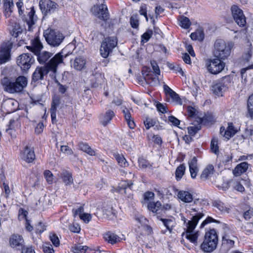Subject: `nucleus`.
Listing matches in <instances>:
<instances>
[{
    "instance_id": "nucleus-21",
    "label": "nucleus",
    "mask_w": 253,
    "mask_h": 253,
    "mask_svg": "<svg viewBox=\"0 0 253 253\" xmlns=\"http://www.w3.org/2000/svg\"><path fill=\"white\" fill-rule=\"evenodd\" d=\"M237 130L234 128L232 123H229L227 129L224 131V128L222 129V127L220 128V133L223 134L224 137L228 140L230 138L232 137L236 132Z\"/></svg>"
},
{
    "instance_id": "nucleus-31",
    "label": "nucleus",
    "mask_w": 253,
    "mask_h": 253,
    "mask_svg": "<svg viewBox=\"0 0 253 253\" xmlns=\"http://www.w3.org/2000/svg\"><path fill=\"white\" fill-rule=\"evenodd\" d=\"M114 156L120 167L126 168L128 166V163L122 154H114Z\"/></svg>"
},
{
    "instance_id": "nucleus-61",
    "label": "nucleus",
    "mask_w": 253,
    "mask_h": 253,
    "mask_svg": "<svg viewBox=\"0 0 253 253\" xmlns=\"http://www.w3.org/2000/svg\"><path fill=\"white\" fill-rule=\"evenodd\" d=\"M168 120L169 122L175 126H177L180 123V121L172 116L169 117Z\"/></svg>"
},
{
    "instance_id": "nucleus-33",
    "label": "nucleus",
    "mask_w": 253,
    "mask_h": 253,
    "mask_svg": "<svg viewBox=\"0 0 253 253\" xmlns=\"http://www.w3.org/2000/svg\"><path fill=\"white\" fill-rule=\"evenodd\" d=\"M79 148L80 150L85 152L90 156H95V151L86 143H80L79 144Z\"/></svg>"
},
{
    "instance_id": "nucleus-49",
    "label": "nucleus",
    "mask_w": 253,
    "mask_h": 253,
    "mask_svg": "<svg viewBox=\"0 0 253 253\" xmlns=\"http://www.w3.org/2000/svg\"><path fill=\"white\" fill-rule=\"evenodd\" d=\"M49 238L53 245L55 247H58L60 245V241L57 236L55 234H51L49 236Z\"/></svg>"
},
{
    "instance_id": "nucleus-29",
    "label": "nucleus",
    "mask_w": 253,
    "mask_h": 253,
    "mask_svg": "<svg viewBox=\"0 0 253 253\" xmlns=\"http://www.w3.org/2000/svg\"><path fill=\"white\" fill-rule=\"evenodd\" d=\"M236 237L233 235L225 234L222 237L223 244L226 245L229 248L233 247Z\"/></svg>"
},
{
    "instance_id": "nucleus-42",
    "label": "nucleus",
    "mask_w": 253,
    "mask_h": 253,
    "mask_svg": "<svg viewBox=\"0 0 253 253\" xmlns=\"http://www.w3.org/2000/svg\"><path fill=\"white\" fill-rule=\"evenodd\" d=\"M191 22L187 17L184 16L181 17L180 20V25L181 27L184 29H188L189 28Z\"/></svg>"
},
{
    "instance_id": "nucleus-43",
    "label": "nucleus",
    "mask_w": 253,
    "mask_h": 253,
    "mask_svg": "<svg viewBox=\"0 0 253 253\" xmlns=\"http://www.w3.org/2000/svg\"><path fill=\"white\" fill-rule=\"evenodd\" d=\"M138 165L139 168L145 169L148 168H151V165L149 164V163L143 158H140L138 160Z\"/></svg>"
},
{
    "instance_id": "nucleus-53",
    "label": "nucleus",
    "mask_w": 253,
    "mask_h": 253,
    "mask_svg": "<svg viewBox=\"0 0 253 253\" xmlns=\"http://www.w3.org/2000/svg\"><path fill=\"white\" fill-rule=\"evenodd\" d=\"M69 230L74 233H79L81 230L80 226L77 223H74L69 227Z\"/></svg>"
},
{
    "instance_id": "nucleus-54",
    "label": "nucleus",
    "mask_w": 253,
    "mask_h": 253,
    "mask_svg": "<svg viewBox=\"0 0 253 253\" xmlns=\"http://www.w3.org/2000/svg\"><path fill=\"white\" fill-rule=\"evenodd\" d=\"M151 65L155 74L160 75V70L157 63L155 61H152L151 62Z\"/></svg>"
},
{
    "instance_id": "nucleus-55",
    "label": "nucleus",
    "mask_w": 253,
    "mask_h": 253,
    "mask_svg": "<svg viewBox=\"0 0 253 253\" xmlns=\"http://www.w3.org/2000/svg\"><path fill=\"white\" fill-rule=\"evenodd\" d=\"M147 7L145 4L142 5L140 7L139 13L141 15H144L146 21H148V17L147 14Z\"/></svg>"
},
{
    "instance_id": "nucleus-13",
    "label": "nucleus",
    "mask_w": 253,
    "mask_h": 253,
    "mask_svg": "<svg viewBox=\"0 0 253 253\" xmlns=\"http://www.w3.org/2000/svg\"><path fill=\"white\" fill-rule=\"evenodd\" d=\"M39 6L42 12L45 15L54 12L58 7V5L51 0H41Z\"/></svg>"
},
{
    "instance_id": "nucleus-12",
    "label": "nucleus",
    "mask_w": 253,
    "mask_h": 253,
    "mask_svg": "<svg viewBox=\"0 0 253 253\" xmlns=\"http://www.w3.org/2000/svg\"><path fill=\"white\" fill-rule=\"evenodd\" d=\"M34 60L31 55L28 54H22L17 59V64L24 71L29 69L33 63Z\"/></svg>"
},
{
    "instance_id": "nucleus-63",
    "label": "nucleus",
    "mask_w": 253,
    "mask_h": 253,
    "mask_svg": "<svg viewBox=\"0 0 253 253\" xmlns=\"http://www.w3.org/2000/svg\"><path fill=\"white\" fill-rule=\"evenodd\" d=\"M144 124L145 126L146 129H149L151 126H153L154 125V122L152 120L149 119H146L145 121H144Z\"/></svg>"
},
{
    "instance_id": "nucleus-1",
    "label": "nucleus",
    "mask_w": 253,
    "mask_h": 253,
    "mask_svg": "<svg viewBox=\"0 0 253 253\" xmlns=\"http://www.w3.org/2000/svg\"><path fill=\"white\" fill-rule=\"evenodd\" d=\"M203 211L202 208L192 207L188 211L190 215L192 216L191 219L187 220L184 217H182L184 230L182 235L196 245H197L199 231H195V229L199 220L204 216Z\"/></svg>"
},
{
    "instance_id": "nucleus-37",
    "label": "nucleus",
    "mask_w": 253,
    "mask_h": 253,
    "mask_svg": "<svg viewBox=\"0 0 253 253\" xmlns=\"http://www.w3.org/2000/svg\"><path fill=\"white\" fill-rule=\"evenodd\" d=\"M247 115L253 119V94L249 96L247 102Z\"/></svg>"
},
{
    "instance_id": "nucleus-2",
    "label": "nucleus",
    "mask_w": 253,
    "mask_h": 253,
    "mask_svg": "<svg viewBox=\"0 0 253 253\" xmlns=\"http://www.w3.org/2000/svg\"><path fill=\"white\" fill-rule=\"evenodd\" d=\"M70 54L69 52H66L65 48L63 49L51 58L44 66L38 67L33 74L32 81L36 82L39 80H42L44 76L49 71L55 74L58 66L63 63V59Z\"/></svg>"
},
{
    "instance_id": "nucleus-60",
    "label": "nucleus",
    "mask_w": 253,
    "mask_h": 253,
    "mask_svg": "<svg viewBox=\"0 0 253 253\" xmlns=\"http://www.w3.org/2000/svg\"><path fill=\"white\" fill-rule=\"evenodd\" d=\"M188 165L189 168H198L197 160L195 157H194L190 161H189Z\"/></svg>"
},
{
    "instance_id": "nucleus-38",
    "label": "nucleus",
    "mask_w": 253,
    "mask_h": 253,
    "mask_svg": "<svg viewBox=\"0 0 253 253\" xmlns=\"http://www.w3.org/2000/svg\"><path fill=\"white\" fill-rule=\"evenodd\" d=\"M185 167L183 164L179 165L175 170V178L178 181L181 179L185 173Z\"/></svg>"
},
{
    "instance_id": "nucleus-16",
    "label": "nucleus",
    "mask_w": 253,
    "mask_h": 253,
    "mask_svg": "<svg viewBox=\"0 0 253 253\" xmlns=\"http://www.w3.org/2000/svg\"><path fill=\"white\" fill-rule=\"evenodd\" d=\"M86 63L85 58L79 56L76 57L74 60L71 61V66L77 71H81L85 69Z\"/></svg>"
},
{
    "instance_id": "nucleus-10",
    "label": "nucleus",
    "mask_w": 253,
    "mask_h": 253,
    "mask_svg": "<svg viewBox=\"0 0 253 253\" xmlns=\"http://www.w3.org/2000/svg\"><path fill=\"white\" fill-rule=\"evenodd\" d=\"M12 46V43L10 41L3 42L1 44L0 49V64L5 63L9 60Z\"/></svg>"
},
{
    "instance_id": "nucleus-9",
    "label": "nucleus",
    "mask_w": 253,
    "mask_h": 253,
    "mask_svg": "<svg viewBox=\"0 0 253 253\" xmlns=\"http://www.w3.org/2000/svg\"><path fill=\"white\" fill-rule=\"evenodd\" d=\"M221 60L216 58L208 61L207 67L210 73L212 74H217L224 69L225 63Z\"/></svg>"
},
{
    "instance_id": "nucleus-22",
    "label": "nucleus",
    "mask_w": 253,
    "mask_h": 253,
    "mask_svg": "<svg viewBox=\"0 0 253 253\" xmlns=\"http://www.w3.org/2000/svg\"><path fill=\"white\" fill-rule=\"evenodd\" d=\"M102 212L106 217L112 219L115 216V211L111 204H105L102 207Z\"/></svg>"
},
{
    "instance_id": "nucleus-35",
    "label": "nucleus",
    "mask_w": 253,
    "mask_h": 253,
    "mask_svg": "<svg viewBox=\"0 0 253 253\" xmlns=\"http://www.w3.org/2000/svg\"><path fill=\"white\" fill-rule=\"evenodd\" d=\"M160 220L162 221L164 226L167 228V229L171 232L173 227L175 226V222L174 218L170 219H164L160 218Z\"/></svg>"
},
{
    "instance_id": "nucleus-59",
    "label": "nucleus",
    "mask_w": 253,
    "mask_h": 253,
    "mask_svg": "<svg viewBox=\"0 0 253 253\" xmlns=\"http://www.w3.org/2000/svg\"><path fill=\"white\" fill-rule=\"evenodd\" d=\"M122 108L126 120L131 119V116L129 111L126 107H123Z\"/></svg>"
},
{
    "instance_id": "nucleus-46",
    "label": "nucleus",
    "mask_w": 253,
    "mask_h": 253,
    "mask_svg": "<svg viewBox=\"0 0 253 253\" xmlns=\"http://www.w3.org/2000/svg\"><path fill=\"white\" fill-rule=\"evenodd\" d=\"M201 129L200 126H192L188 127V133L194 136Z\"/></svg>"
},
{
    "instance_id": "nucleus-39",
    "label": "nucleus",
    "mask_w": 253,
    "mask_h": 253,
    "mask_svg": "<svg viewBox=\"0 0 253 253\" xmlns=\"http://www.w3.org/2000/svg\"><path fill=\"white\" fill-rule=\"evenodd\" d=\"M213 206L218 209L221 212H228L229 208L227 207L225 204L221 201H215L213 203Z\"/></svg>"
},
{
    "instance_id": "nucleus-34",
    "label": "nucleus",
    "mask_w": 253,
    "mask_h": 253,
    "mask_svg": "<svg viewBox=\"0 0 253 253\" xmlns=\"http://www.w3.org/2000/svg\"><path fill=\"white\" fill-rule=\"evenodd\" d=\"M27 214L28 212L26 211L21 209L19 211V216L20 218H23L26 219V228L28 231H31L33 230V226L30 225L29 221L27 219Z\"/></svg>"
},
{
    "instance_id": "nucleus-19",
    "label": "nucleus",
    "mask_w": 253,
    "mask_h": 253,
    "mask_svg": "<svg viewBox=\"0 0 253 253\" xmlns=\"http://www.w3.org/2000/svg\"><path fill=\"white\" fill-rule=\"evenodd\" d=\"M115 113L111 110H108L102 114L100 118V122L102 125L106 126L110 123V121L115 117Z\"/></svg>"
},
{
    "instance_id": "nucleus-64",
    "label": "nucleus",
    "mask_w": 253,
    "mask_h": 253,
    "mask_svg": "<svg viewBox=\"0 0 253 253\" xmlns=\"http://www.w3.org/2000/svg\"><path fill=\"white\" fill-rule=\"evenodd\" d=\"M73 211L75 216L78 215L79 217H80L81 215L84 213H83L84 211V208L82 206H80L78 209L74 210Z\"/></svg>"
},
{
    "instance_id": "nucleus-15",
    "label": "nucleus",
    "mask_w": 253,
    "mask_h": 253,
    "mask_svg": "<svg viewBox=\"0 0 253 253\" xmlns=\"http://www.w3.org/2000/svg\"><path fill=\"white\" fill-rule=\"evenodd\" d=\"M21 158L27 163L32 162L35 159V155L32 148L26 146L20 154Z\"/></svg>"
},
{
    "instance_id": "nucleus-14",
    "label": "nucleus",
    "mask_w": 253,
    "mask_h": 253,
    "mask_svg": "<svg viewBox=\"0 0 253 253\" xmlns=\"http://www.w3.org/2000/svg\"><path fill=\"white\" fill-rule=\"evenodd\" d=\"M92 10L94 14L101 20L106 21L109 18V14L105 4H97L92 8Z\"/></svg>"
},
{
    "instance_id": "nucleus-20",
    "label": "nucleus",
    "mask_w": 253,
    "mask_h": 253,
    "mask_svg": "<svg viewBox=\"0 0 253 253\" xmlns=\"http://www.w3.org/2000/svg\"><path fill=\"white\" fill-rule=\"evenodd\" d=\"M132 184V183L120 184L118 186V191L121 194H124L127 197L130 198L132 197L130 189Z\"/></svg>"
},
{
    "instance_id": "nucleus-47",
    "label": "nucleus",
    "mask_w": 253,
    "mask_h": 253,
    "mask_svg": "<svg viewBox=\"0 0 253 253\" xmlns=\"http://www.w3.org/2000/svg\"><path fill=\"white\" fill-rule=\"evenodd\" d=\"M130 23L133 28H137L139 26V21L137 15H132L130 19Z\"/></svg>"
},
{
    "instance_id": "nucleus-40",
    "label": "nucleus",
    "mask_w": 253,
    "mask_h": 253,
    "mask_svg": "<svg viewBox=\"0 0 253 253\" xmlns=\"http://www.w3.org/2000/svg\"><path fill=\"white\" fill-rule=\"evenodd\" d=\"M87 249V246L81 245H75L72 248L74 253H86Z\"/></svg>"
},
{
    "instance_id": "nucleus-36",
    "label": "nucleus",
    "mask_w": 253,
    "mask_h": 253,
    "mask_svg": "<svg viewBox=\"0 0 253 253\" xmlns=\"http://www.w3.org/2000/svg\"><path fill=\"white\" fill-rule=\"evenodd\" d=\"M38 60L40 63H44L52 55V54L47 51H43L39 53L38 54Z\"/></svg>"
},
{
    "instance_id": "nucleus-26",
    "label": "nucleus",
    "mask_w": 253,
    "mask_h": 253,
    "mask_svg": "<svg viewBox=\"0 0 253 253\" xmlns=\"http://www.w3.org/2000/svg\"><path fill=\"white\" fill-rule=\"evenodd\" d=\"M148 209L152 211L153 213H161V211L162 209V205L161 203L157 201L156 202H149L148 203Z\"/></svg>"
},
{
    "instance_id": "nucleus-18",
    "label": "nucleus",
    "mask_w": 253,
    "mask_h": 253,
    "mask_svg": "<svg viewBox=\"0 0 253 253\" xmlns=\"http://www.w3.org/2000/svg\"><path fill=\"white\" fill-rule=\"evenodd\" d=\"M27 47L35 54H38L42 49L43 46L39 37L37 36L32 41L31 46H28Z\"/></svg>"
},
{
    "instance_id": "nucleus-5",
    "label": "nucleus",
    "mask_w": 253,
    "mask_h": 253,
    "mask_svg": "<svg viewBox=\"0 0 253 253\" xmlns=\"http://www.w3.org/2000/svg\"><path fill=\"white\" fill-rule=\"evenodd\" d=\"M233 76L228 75L214 83L212 85L213 93L218 96H222L223 93L233 85Z\"/></svg>"
},
{
    "instance_id": "nucleus-48",
    "label": "nucleus",
    "mask_w": 253,
    "mask_h": 253,
    "mask_svg": "<svg viewBox=\"0 0 253 253\" xmlns=\"http://www.w3.org/2000/svg\"><path fill=\"white\" fill-rule=\"evenodd\" d=\"M59 105V100L58 99L54 98L52 100L51 108L50 110V114L56 113L57 107Z\"/></svg>"
},
{
    "instance_id": "nucleus-51",
    "label": "nucleus",
    "mask_w": 253,
    "mask_h": 253,
    "mask_svg": "<svg viewBox=\"0 0 253 253\" xmlns=\"http://www.w3.org/2000/svg\"><path fill=\"white\" fill-rule=\"evenodd\" d=\"M80 218L83 220L84 222L87 223L91 220L92 216L89 213H84L81 215Z\"/></svg>"
},
{
    "instance_id": "nucleus-32",
    "label": "nucleus",
    "mask_w": 253,
    "mask_h": 253,
    "mask_svg": "<svg viewBox=\"0 0 253 253\" xmlns=\"http://www.w3.org/2000/svg\"><path fill=\"white\" fill-rule=\"evenodd\" d=\"M214 168L212 165L208 166L202 171L201 175V178L203 180H206L209 176L213 173Z\"/></svg>"
},
{
    "instance_id": "nucleus-50",
    "label": "nucleus",
    "mask_w": 253,
    "mask_h": 253,
    "mask_svg": "<svg viewBox=\"0 0 253 253\" xmlns=\"http://www.w3.org/2000/svg\"><path fill=\"white\" fill-rule=\"evenodd\" d=\"M60 151L67 155H73L74 153L71 149H70L68 146L65 145L61 146Z\"/></svg>"
},
{
    "instance_id": "nucleus-3",
    "label": "nucleus",
    "mask_w": 253,
    "mask_h": 253,
    "mask_svg": "<svg viewBox=\"0 0 253 253\" xmlns=\"http://www.w3.org/2000/svg\"><path fill=\"white\" fill-rule=\"evenodd\" d=\"M4 90L10 93L20 92L27 84V78L24 76L17 78L14 82L5 77L1 81Z\"/></svg>"
},
{
    "instance_id": "nucleus-57",
    "label": "nucleus",
    "mask_w": 253,
    "mask_h": 253,
    "mask_svg": "<svg viewBox=\"0 0 253 253\" xmlns=\"http://www.w3.org/2000/svg\"><path fill=\"white\" fill-rule=\"evenodd\" d=\"M216 222H217L216 220L214 219L211 217L208 216L204 221L202 222L200 225V228H203L205 226V225H206L208 223Z\"/></svg>"
},
{
    "instance_id": "nucleus-28",
    "label": "nucleus",
    "mask_w": 253,
    "mask_h": 253,
    "mask_svg": "<svg viewBox=\"0 0 253 253\" xmlns=\"http://www.w3.org/2000/svg\"><path fill=\"white\" fill-rule=\"evenodd\" d=\"M60 177L62 179L66 186L70 185L73 183V178L72 174L68 172L64 171L61 173Z\"/></svg>"
},
{
    "instance_id": "nucleus-23",
    "label": "nucleus",
    "mask_w": 253,
    "mask_h": 253,
    "mask_svg": "<svg viewBox=\"0 0 253 253\" xmlns=\"http://www.w3.org/2000/svg\"><path fill=\"white\" fill-rule=\"evenodd\" d=\"M3 12L6 17H9L14 7L13 0H2Z\"/></svg>"
},
{
    "instance_id": "nucleus-7",
    "label": "nucleus",
    "mask_w": 253,
    "mask_h": 253,
    "mask_svg": "<svg viewBox=\"0 0 253 253\" xmlns=\"http://www.w3.org/2000/svg\"><path fill=\"white\" fill-rule=\"evenodd\" d=\"M43 36L47 42L53 47L58 46L65 38L59 31L51 29L46 30L44 32Z\"/></svg>"
},
{
    "instance_id": "nucleus-62",
    "label": "nucleus",
    "mask_w": 253,
    "mask_h": 253,
    "mask_svg": "<svg viewBox=\"0 0 253 253\" xmlns=\"http://www.w3.org/2000/svg\"><path fill=\"white\" fill-rule=\"evenodd\" d=\"M191 177L194 179L196 177L199 169L198 168H189Z\"/></svg>"
},
{
    "instance_id": "nucleus-52",
    "label": "nucleus",
    "mask_w": 253,
    "mask_h": 253,
    "mask_svg": "<svg viewBox=\"0 0 253 253\" xmlns=\"http://www.w3.org/2000/svg\"><path fill=\"white\" fill-rule=\"evenodd\" d=\"M153 35V31L152 30H148L147 32L144 33L141 36L142 40V41H143V40L145 41V42H147L150 38L151 37V36Z\"/></svg>"
},
{
    "instance_id": "nucleus-11",
    "label": "nucleus",
    "mask_w": 253,
    "mask_h": 253,
    "mask_svg": "<svg viewBox=\"0 0 253 253\" xmlns=\"http://www.w3.org/2000/svg\"><path fill=\"white\" fill-rule=\"evenodd\" d=\"M232 17L236 23L240 27H244L246 24V17L243 10L237 5L231 8Z\"/></svg>"
},
{
    "instance_id": "nucleus-45",
    "label": "nucleus",
    "mask_w": 253,
    "mask_h": 253,
    "mask_svg": "<svg viewBox=\"0 0 253 253\" xmlns=\"http://www.w3.org/2000/svg\"><path fill=\"white\" fill-rule=\"evenodd\" d=\"M43 174L47 183L49 184H52L53 181V175L52 172L49 170H46L44 171Z\"/></svg>"
},
{
    "instance_id": "nucleus-30",
    "label": "nucleus",
    "mask_w": 253,
    "mask_h": 253,
    "mask_svg": "<svg viewBox=\"0 0 253 253\" xmlns=\"http://www.w3.org/2000/svg\"><path fill=\"white\" fill-rule=\"evenodd\" d=\"M204 32L202 28H199L195 32L192 33L190 37L193 40L202 41L204 39Z\"/></svg>"
},
{
    "instance_id": "nucleus-8",
    "label": "nucleus",
    "mask_w": 253,
    "mask_h": 253,
    "mask_svg": "<svg viewBox=\"0 0 253 253\" xmlns=\"http://www.w3.org/2000/svg\"><path fill=\"white\" fill-rule=\"evenodd\" d=\"M118 41L115 37H108L102 42L100 52L103 58H107L117 45Z\"/></svg>"
},
{
    "instance_id": "nucleus-56",
    "label": "nucleus",
    "mask_w": 253,
    "mask_h": 253,
    "mask_svg": "<svg viewBox=\"0 0 253 253\" xmlns=\"http://www.w3.org/2000/svg\"><path fill=\"white\" fill-rule=\"evenodd\" d=\"M43 251L44 253H54L52 246L47 244L43 246Z\"/></svg>"
},
{
    "instance_id": "nucleus-25",
    "label": "nucleus",
    "mask_w": 253,
    "mask_h": 253,
    "mask_svg": "<svg viewBox=\"0 0 253 253\" xmlns=\"http://www.w3.org/2000/svg\"><path fill=\"white\" fill-rule=\"evenodd\" d=\"M178 198L183 202L188 203L193 200L192 195L188 191L181 190L178 192Z\"/></svg>"
},
{
    "instance_id": "nucleus-58",
    "label": "nucleus",
    "mask_w": 253,
    "mask_h": 253,
    "mask_svg": "<svg viewBox=\"0 0 253 253\" xmlns=\"http://www.w3.org/2000/svg\"><path fill=\"white\" fill-rule=\"evenodd\" d=\"M144 200L146 201H150L154 199L155 194L154 193L152 192H147L145 193L144 195Z\"/></svg>"
},
{
    "instance_id": "nucleus-24",
    "label": "nucleus",
    "mask_w": 253,
    "mask_h": 253,
    "mask_svg": "<svg viewBox=\"0 0 253 253\" xmlns=\"http://www.w3.org/2000/svg\"><path fill=\"white\" fill-rule=\"evenodd\" d=\"M249 167V164L246 162H242L238 164L233 170L235 176H239L245 172Z\"/></svg>"
},
{
    "instance_id": "nucleus-41",
    "label": "nucleus",
    "mask_w": 253,
    "mask_h": 253,
    "mask_svg": "<svg viewBox=\"0 0 253 253\" xmlns=\"http://www.w3.org/2000/svg\"><path fill=\"white\" fill-rule=\"evenodd\" d=\"M23 31L22 28L20 26V24L17 23H15L13 26L12 36L17 37L18 35L22 33Z\"/></svg>"
},
{
    "instance_id": "nucleus-44",
    "label": "nucleus",
    "mask_w": 253,
    "mask_h": 253,
    "mask_svg": "<svg viewBox=\"0 0 253 253\" xmlns=\"http://www.w3.org/2000/svg\"><path fill=\"white\" fill-rule=\"evenodd\" d=\"M211 149L215 154L218 153V141L216 138H213L211 141Z\"/></svg>"
},
{
    "instance_id": "nucleus-17",
    "label": "nucleus",
    "mask_w": 253,
    "mask_h": 253,
    "mask_svg": "<svg viewBox=\"0 0 253 253\" xmlns=\"http://www.w3.org/2000/svg\"><path fill=\"white\" fill-rule=\"evenodd\" d=\"M9 243L13 248L21 247L23 248L24 241L22 237L18 234L12 235L9 239Z\"/></svg>"
},
{
    "instance_id": "nucleus-6",
    "label": "nucleus",
    "mask_w": 253,
    "mask_h": 253,
    "mask_svg": "<svg viewBox=\"0 0 253 253\" xmlns=\"http://www.w3.org/2000/svg\"><path fill=\"white\" fill-rule=\"evenodd\" d=\"M231 48L230 43L221 39L217 40L214 44L213 54L217 58L225 59L230 56Z\"/></svg>"
},
{
    "instance_id": "nucleus-27",
    "label": "nucleus",
    "mask_w": 253,
    "mask_h": 253,
    "mask_svg": "<svg viewBox=\"0 0 253 253\" xmlns=\"http://www.w3.org/2000/svg\"><path fill=\"white\" fill-rule=\"evenodd\" d=\"M104 238L105 241L111 244H114L120 241V237L118 235L110 232L104 234Z\"/></svg>"
},
{
    "instance_id": "nucleus-4",
    "label": "nucleus",
    "mask_w": 253,
    "mask_h": 253,
    "mask_svg": "<svg viewBox=\"0 0 253 253\" xmlns=\"http://www.w3.org/2000/svg\"><path fill=\"white\" fill-rule=\"evenodd\" d=\"M218 242V236L214 229H210L206 232L203 242L200 248L202 251L210 253L214 251Z\"/></svg>"
}]
</instances>
